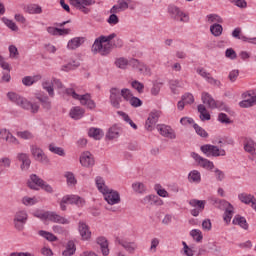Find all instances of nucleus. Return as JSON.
I'll return each mask as SVG.
<instances>
[{
	"mask_svg": "<svg viewBox=\"0 0 256 256\" xmlns=\"http://www.w3.org/2000/svg\"><path fill=\"white\" fill-rule=\"evenodd\" d=\"M41 79H42L41 74H37V75H34V76H25L22 79V83L26 87H31V85H35V83H38V81H41Z\"/></svg>",
	"mask_w": 256,
	"mask_h": 256,
	"instance_id": "31",
	"label": "nucleus"
},
{
	"mask_svg": "<svg viewBox=\"0 0 256 256\" xmlns=\"http://www.w3.org/2000/svg\"><path fill=\"white\" fill-rule=\"evenodd\" d=\"M190 236L192 239H194V241H196V243H201V241H203V232H201L199 229L191 230Z\"/></svg>",
	"mask_w": 256,
	"mask_h": 256,
	"instance_id": "51",
	"label": "nucleus"
},
{
	"mask_svg": "<svg viewBox=\"0 0 256 256\" xmlns=\"http://www.w3.org/2000/svg\"><path fill=\"white\" fill-rule=\"evenodd\" d=\"M61 211H67V205H71L70 195H65L58 201Z\"/></svg>",
	"mask_w": 256,
	"mask_h": 256,
	"instance_id": "50",
	"label": "nucleus"
},
{
	"mask_svg": "<svg viewBox=\"0 0 256 256\" xmlns=\"http://www.w3.org/2000/svg\"><path fill=\"white\" fill-rule=\"evenodd\" d=\"M130 67L139 71L141 75H151V68L137 59H130Z\"/></svg>",
	"mask_w": 256,
	"mask_h": 256,
	"instance_id": "22",
	"label": "nucleus"
},
{
	"mask_svg": "<svg viewBox=\"0 0 256 256\" xmlns=\"http://www.w3.org/2000/svg\"><path fill=\"white\" fill-rule=\"evenodd\" d=\"M24 11L29 15H41L43 8L39 4H28L24 7Z\"/></svg>",
	"mask_w": 256,
	"mask_h": 256,
	"instance_id": "30",
	"label": "nucleus"
},
{
	"mask_svg": "<svg viewBox=\"0 0 256 256\" xmlns=\"http://www.w3.org/2000/svg\"><path fill=\"white\" fill-rule=\"evenodd\" d=\"M161 87H163V83L155 82L150 90L151 95L157 97V95H159V93L161 92Z\"/></svg>",
	"mask_w": 256,
	"mask_h": 256,
	"instance_id": "62",
	"label": "nucleus"
},
{
	"mask_svg": "<svg viewBox=\"0 0 256 256\" xmlns=\"http://www.w3.org/2000/svg\"><path fill=\"white\" fill-rule=\"evenodd\" d=\"M78 231L82 241H89L91 239V229L87 223L80 221L78 224Z\"/></svg>",
	"mask_w": 256,
	"mask_h": 256,
	"instance_id": "24",
	"label": "nucleus"
},
{
	"mask_svg": "<svg viewBox=\"0 0 256 256\" xmlns=\"http://www.w3.org/2000/svg\"><path fill=\"white\" fill-rule=\"evenodd\" d=\"M115 65L116 67H118V69H127V67L131 65V60H127V58L120 57L116 59Z\"/></svg>",
	"mask_w": 256,
	"mask_h": 256,
	"instance_id": "46",
	"label": "nucleus"
},
{
	"mask_svg": "<svg viewBox=\"0 0 256 256\" xmlns=\"http://www.w3.org/2000/svg\"><path fill=\"white\" fill-rule=\"evenodd\" d=\"M30 153L35 161H38L39 163H44L45 165L49 163V157H47L43 149H41L39 146L31 145Z\"/></svg>",
	"mask_w": 256,
	"mask_h": 256,
	"instance_id": "12",
	"label": "nucleus"
},
{
	"mask_svg": "<svg viewBox=\"0 0 256 256\" xmlns=\"http://www.w3.org/2000/svg\"><path fill=\"white\" fill-rule=\"evenodd\" d=\"M64 177L66 179V184L68 187H75L77 185V177H75V174L71 171H66L64 173Z\"/></svg>",
	"mask_w": 256,
	"mask_h": 256,
	"instance_id": "38",
	"label": "nucleus"
},
{
	"mask_svg": "<svg viewBox=\"0 0 256 256\" xmlns=\"http://www.w3.org/2000/svg\"><path fill=\"white\" fill-rule=\"evenodd\" d=\"M206 19L208 23H213V25L215 24L219 25V23H223L222 17L219 16L218 14H208L206 16Z\"/></svg>",
	"mask_w": 256,
	"mask_h": 256,
	"instance_id": "49",
	"label": "nucleus"
},
{
	"mask_svg": "<svg viewBox=\"0 0 256 256\" xmlns=\"http://www.w3.org/2000/svg\"><path fill=\"white\" fill-rule=\"evenodd\" d=\"M198 113H200L201 121L211 120V114H209V111H207V108L205 107V105L203 104L198 105Z\"/></svg>",
	"mask_w": 256,
	"mask_h": 256,
	"instance_id": "40",
	"label": "nucleus"
},
{
	"mask_svg": "<svg viewBox=\"0 0 256 256\" xmlns=\"http://www.w3.org/2000/svg\"><path fill=\"white\" fill-rule=\"evenodd\" d=\"M233 225H238L242 229H249V224L247 223V219L241 215H236L232 220Z\"/></svg>",
	"mask_w": 256,
	"mask_h": 256,
	"instance_id": "36",
	"label": "nucleus"
},
{
	"mask_svg": "<svg viewBox=\"0 0 256 256\" xmlns=\"http://www.w3.org/2000/svg\"><path fill=\"white\" fill-rule=\"evenodd\" d=\"M120 130L118 127L113 126L108 130L106 137L108 139H117L119 137Z\"/></svg>",
	"mask_w": 256,
	"mask_h": 256,
	"instance_id": "56",
	"label": "nucleus"
},
{
	"mask_svg": "<svg viewBox=\"0 0 256 256\" xmlns=\"http://www.w3.org/2000/svg\"><path fill=\"white\" fill-rule=\"evenodd\" d=\"M202 103L208 107V109H225L223 102L215 101L213 96L208 92H202Z\"/></svg>",
	"mask_w": 256,
	"mask_h": 256,
	"instance_id": "10",
	"label": "nucleus"
},
{
	"mask_svg": "<svg viewBox=\"0 0 256 256\" xmlns=\"http://www.w3.org/2000/svg\"><path fill=\"white\" fill-rule=\"evenodd\" d=\"M36 99H38V101H40V103H42V106L44 107V109H51V100H49V96H36Z\"/></svg>",
	"mask_w": 256,
	"mask_h": 256,
	"instance_id": "58",
	"label": "nucleus"
},
{
	"mask_svg": "<svg viewBox=\"0 0 256 256\" xmlns=\"http://www.w3.org/2000/svg\"><path fill=\"white\" fill-rule=\"evenodd\" d=\"M243 101L239 103V106L247 109L249 107H253V105H256V92L253 90H250L242 95Z\"/></svg>",
	"mask_w": 256,
	"mask_h": 256,
	"instance_id": "14",
	"label": "nucleus"
},
{
	"mask_svg": "<svg viewBox=\"0 0 256 256\" xmlns=\"http://www.w3.org/2000/svg\"><path fill=\"white\" fill-rule=\"evenodd\" d=\"M66 95L69 97H72V99H75V101H79L80 105H83L84 107H87V109L93 110L97 107V104L91 97V94H78L73 89H66L65 90Z\"/></svg>",
	"mask_w": 256,
	"mask_h": 256,
	"instance_id": "3",
	"label": "nucleus"
},
{
	"mask_svg": "<svg viewBox=\"0 0 256 256\" xmlns=\"http://www.w3.org/2000/svg\"><path fill=\"white\" fill-rule=\"evenodd\" d=\"M17 159L20 161V163H22L20 166L22 171H27V169L31 167V159L29 158V154L19 153L17 154Z\"/></svg>",
	"mask_w": 256,
	"mask_h": 256,
	"instance_id": "28",
	"label": "nucleus"
},
{
	"mask_svg": "<svg viewBox=\"0 0 256 256\" xmlns=\"http://www.w3.org/2000/svg\"><path fill=\"white\" fill-rule=\"evenodd\" d=\"M29 219V214L25 210L17 211L14 215L13 223L17 231H23L25 229V223Z\"/></svg>",
	"mask_w": 256,
	"mask_h": 256,
	"instance_id": "9",
	"label": "nucleus"
},
{
	"mask_svg": "<svg viewBox=\"0 0 256 256\" xmlns=\"http://www.w3.org/2000/svg\"><path fill=\"white\" fill-rule=\"evenodd\" d=\"M79 161L80 165L86 169H90L95 165V157L89 151L82 152Z\"/></svg>",
	"mask_w": 256,
	"mask_h": 256,
	"instance_id": "17",
	"label": "nucleus"
},
{
	"mask_svg": "<svg viewBox=\"0 0 256 256\" xmlns=\"http://www.w3.org/2000/svg\"><path fill=\"white\" fill-rule=\"evenodd\" d=\"M49 152L54 153V155H59V157H65V149L56 146L55 144H50L48 146Z\"/></svg>",
	"mask_w": 256,
	"mask_h": 256,
	"instance_id": "44",
	"label": "nucleus"
},
{
	"mask_svg": "<svg viewBox=\"0 0 256 256\" xmlns=\"http://www.w3.org/2000/svg\"><path fill=\"white\" fill-rule=\"evenodd\" d=\"M88 135L96 141H99V139L103 138V131L99 128H90Z\"/></svg>",
	"mask_w": 256,
	"mask_h": 256,
	"instance_id": "47",
	"label": "nucleus"
},
{
	"mask_svg": "<svg viewBox=\"0 0 256 256\" xmlns=\"http://www.w3.org/2000/svg\"><path fill=\"white\" fill-rule=\"evenodd\" d=\"M182 10L179 9V7L175 5H170L168 6V13L174 19L175 21L179 17V14L181 13Z\"/></svg>",
	"mask_w": 256,
	"mask_h": 256,
	"instance_id": "52",
	"label": "nucleus"
},
{
	"mask_svg": "<svg viewBox=\"0 0 256 256\" xmlns=\"http://www.w3.org/2000/svg\"><path fill=\"white\" fill-rule=\"evenodd\" d=\"M113 39H115V34L100 36L94 41L92 45V51L94 53H99L100 55H109L113 47V45L111 44V41H113Z\"/></svg>",
	"mask_w": 256,
	"mask_h": 256,
	"instance_id": "2",
	"label": "nucleus"
},
{
	"mask_svg": "<svg viewBox=\"0 0 256 256\" xmlns=\"http://www.w3.org/2000/svg\"><path fill=\"white\" fill-rule=\"evenodd\" d=\"M116 241L121 245V247H123V249H125V251H127V253H130L131 255L139 249V244L135 241H129L123 238H116Z\"/></svg>",
	"mask_w": 256,
	"mask_h": 256,
	"instance_id": "16",
	"label": "nucleus"
},
{
	"mask_svg": "<svg viewBox=\"0 0 256 256\" xmlns=\"http://www.w3.org/2000/svg\"><path fill=\"white\" fill-rule=\"evenodd\" d=\"M205 203V200H190L189 205L191 207H194V209L191 210V215H193V217H199V213H201L205 209Z\"/></svg>",
	"mask_w": 256,
	"mask_h": 256,
	"instance_id": "21",
	"label": "nucleus"
},
{
	"mask_svg": "<svg viewBox=\"0 0 256 256\" xmlns=\"http://www.w3.org/2000/svg\"><path fill=\"white\" fill-rule=\"evenodd\" d=\"M81 64L79 63V61L74 60L66 65L62 66V71H73V69H77V67H79Z\"/></svg>",
	"mask_w": 256,
	"mask_h": 256,
	"instance_id": "60",
	"label": "nucleus"
},
{
	"mask_svg": "<svg viewBox=\"0 0 256 256\" xmlns=\"http://www.w3.org/2000/svg\"><path fill=\"white\" fill-rule=\"evenodd\" d=\"M200 151H202L206 157H225V155H227L225 149H219V147L211 144L201 146Z\"/></svg>",
	"mask_w": 256,
	"mask_h": 256,
	"instance_id": "7",
	"label": "nucleus"
},
{
	"mask_svg": "<svg viewBox=\"0 0 256 256\" xmlns=\"http://www.w3.org/2000/svg\"><path fill=\"white\" fill-rule=\"evenodd\" d=\"M108 205H117L121 203V196L119 192L109 188L108 191L102 194Z\"/></svg>",
	"mask_w": 256,
	"mask_h": 256,
	"instance_id": "15",
	"label": "nucleus"
},
{
	"mask_svg": "<svg viewBox=\"0 0 256 256\" xmlns=\"http://www.w3.org/2000/svg\"><path fill=\"white\" fill-rule=\"evenodd\" d=\"M46 31L47 33H49V35H54V36L69 35V33H71L70 29H60V28H55L53 26L47 27Z\"/></svg>",
	"mask_w": 256,
	"mask_h": 256,
	"instance_id": "33",
	"label": "nucleus"
},
{
	"mask_svg": "<svg viewBox=\"0 0 256 256\" xmlns=\"http://www.w3.org/2000/svg\"><path fill=\"white\" fill-rule=\"evenodd\" d=\"M239 70L238 69H234L231 70L228 74V79L230 81V83H235V81H237V79H239Z\"/></svg>",
	"mask_w": 256,
	"mask_h": 256,
	"instance_id": "63",
	"label": "nucleus"
},
{
	"mask_svg": "<svg viewBox=\"0 0 256 256\" xmlns=\"http://www.w3.org/2000/svg\"><path fill=\"white\" fill-rule=\"evenodd\" d=\"M238 199L241 203H244V205H251L252 209L255 208L256 199L254 195L247 192H242L238 194Z\"/></svg>",
	"mask_w": 256,
	"mask_h": 256,
	"instance_id": "25",
	"label": "nucleus"
},
{
	"mask_svg": "<svg viewBox=\"0 0 256 256\" xmlns=\"http://www.w3.org/2000/svg\"><path fill=\"white\" fill-rule=\"evenodd\" d=\"M83 43H85V38L75 37L68 42L67 47L68 49L75 50V49H79V47H81Z\"/></svg>",
	"mask_w": 256,
	"mask_h": 256,
	"instance_id": "34",
	"label": "nucleus"
},
{
	"mask_svg": "<svg viewBox=\"0 0 256 256\" xmlns=\"http://www.w3.org/2000/svg\"><path fill=\"white\" fill-rule=\"evenodd\" d=\"M97 243L100 245V249L102 251V255L107 256L109 255V242L105 237H98Z\"/></svg>",
	"mask_w": 256,
	"mask_h": 256,
	"instance_id": "35",
	"label": "nucleus"
},
{
	"mask_svg": "<svg viewBox=\"0 0 256 256\" xmlns=\"http://www.w3.org/2000/svg\"><path fill=\"white\" fill-rule=\"evenodd\" d=\"M190 183H201V172L198 170H192L188 175Z\"/></svg>",
	"mask_w": 256,
	"mask_h": 256,
	"instance_id": "45",
	"label": "nucleus"
},
{
	"mask_svg": "<svg viewBox=\"0 0 256 256\" xmlns=\"http://www.w3.org/2000/svg\"><path fill=\"white\" fill-rule=\"evenodd\" d=\"M17 137H19L20 139H33V133H31L30 131L26 130V131H18L16 133Z\"/></svg>",
	"mask_w": 256,
	"mask_h": 256,
	"instance_id": "64",
	"label": "nucleus"
},
{
	"mask_svg": "<svg viewBox=\"0 0 256 256\" xmlns=\"http://www.w3.org/2000/svg\"><path fill=\"white\" fill-rule=\"evenodd\" d=\"M196 72L198 73V75H200V77H203V79H205L210 85H213L214 87H221V81L213 78V76H211V74L207 72V70H205L204 68H198Z\"/></svg>",
	"mask_w": 256,
	"mask_h": 256,
	"instance_id": "20",
	"label": "nucleus"
},
{
	"mask_svg": "<svg viewBox=\"0 0 256 256\" xmlns=\"http://www.w3.org/2000/svg\"><path fill=\"white\" fill-rule=\"evenodd\" d=\"M95 185H96L98 191L100 193H102V195L104 193H107V191H109V189H110V188L107 187V184L105 183V179L101 176H97L95 178Z\"/></svg>",
	"mask_w": 256,
	"mask_h": 256,
	"instance_id": "32",
	"label": "nucleus"
},
{
	"mask_svg": "<svg viewBox=\"0 0 256 256\" xmlns=\"http://www.w3.org/2000/svg\"><path fill=\"white\" fill-rule=\"evenodd\" d=\"M154 191H156L159 197H163V198L169 197V192H167V190H165V188H163L161 184H155Z\"/></svg>",
	"mask_w": 256,
	"mask_h": 256,
	"instance_id": "53",
	"label": "nucleus"
},
{
	"mask_svg": "<svg viewBox=\"0 0 256 256\" xmlns=\"http://www.w3.org/2000/svg\"><path fill=\"white\" fill-rule=\"evenodd\" d=\"M70 5L84 15H89L92 5H95V0H70Z\"/></svg>",
	"mask_w": 256,
	"mask_h": 256,
	"instance_id": "8",
	"label": "nucleus"
},
{
	"mask_svg": "<svg viewBox=\"0 0 256 256\" xmlns=\"http://www.w3.org/2000/svg\"><path fill=\"white\" fill-rule=\"evenodd\" d=\"M141 203H143V205H156L157 207L164 205L163 199L159 198V196L155 194L146 195L142 198Z\"/></svg>",
	"mask_w": 256,
	"mask_h": 256,
	"instance_id": "23",
	"label": "nucleus"
},
{
	"mask_svg": "<svg viewBox=\"0 0 256 256\" xmlns=\"http://www.w3.org/2000/svg\"><path fill=\"white\" fill-rule=\"evenodd\" d=\"M109 101H110V105H112L114 107V109H121V103L123 102V96L121 95V89L111 88Z\"/></svg>",
	"mask_w": 256,
	"mask_h": 256,
	"instance_id": "13",
	"label": "nucleus"
},
{
	"mask_svg": "<svg viewBox=\"0 0 256 256\" xmlns=\"http://www.w3.org/2000/svg\"><path fill=\"white\" fill-rule=\"evenodd\" d=\"M214 203H219V207L225 210L223 217L225 223H231V219H233V215L235 214V207H233V204L229 203L227 200H219L217 198L214 199Z\"/></svg>",
	"mask_w": 256,
	"mask_h": 256,
	"instance_id": "6",
	"label": "nucleus"
},
{
	"mask_svg": "<svg viewBox=\"0 0 256 256\" xmlns=\"http://www.w3.org/2000/svg\"><path fill=\"white\" fill-rule=\"evenodd\" d=\"M191 157L199 167H202V169H206V171H213V169H215V164L209 159L204 158L195 152L191 153Z\"/></svg>",
	"mask_w": 256,
	"mask_h": 256,
	"instance_id": "11",
	"label": "nucleus"
},
{
	"mask_svg": "<svg viewBox=\"0 0 256 256\" xmlns=\"http://www.w3.org/2000/svg\"><path fill=\"white\" fill-rule=\"evenodd\" d=\"M28 187L30 189H34L35 191H39V189H43L46 193H53V187L47 184V182L43 181V179L39 178V176L32 174L30 179L28 180Z\"/></svg>",
	"mask_w": 256,
	"mask_h": 256,
	"instance_id": "5",
	"label": "nucleus"
},
{
	"mask_svg": "<svg viewBox=\"0 0 256 256\" xmlns=\"http://www.w3.org/2000/svg\"><path fill=\"white\" fill-rule=\"evenodd\" d=\"M210 33H212L214 37H221V35H223V26L221 24H212L210 26Z\"/></svg>",
	"mask_w": 256,
	"mask_h": 256,
	"instance_id": "48",
	"label": "nucleus"
},
{
	"mask_svg": "<svg viewBox=\"0 0 256 256\" xmlns=\"http://www.w3.org/2000/svg\"><path fill=\"white\" fill-rule=\"evenodd\" d=\"M2 22L11 29V31H19V27L17 26V24H15V22H13V20H10L6 17L2 18Z\"/></svg>",
	"mask_w": 256,
	"mask_h": 256,
	"instance_id": "61",
	"label": "nucleus"
},
{
	"mask_svg": "<svg viewBox=\"0 0 256 256\" xmlns=\"http://www.w3.org/2000/svg\"><path fill=\"white\" fill-rule=\"evenodd\" d=\"M244 151H246V153H250V155L255 153L256 143L253 141V139L248 138L244 141Z\"/></svg>",
	"mask_w": 256,
	"mask_h": 256,
	"instance_id": "39",
	"label": "nucleus"
},
{
	"mask_svg": "<svg viewBox=\"0 0 256 256\" xmlns=\"http://www.w3.org/2000/svg\"><path fill=\"white\" fill-rule=\"evenodd\" d=\"M132 189L138 195H145L147 193V186L143 182L132 183Z\"/></svg>",
	"mask_w": 256,
	"mask_h": 256,
	"instance_id": "37",
	"label": "nucleus"
},
{
	"mask_svg": "<svg viewBox=\"0 0 256 256\" xmlns=\"http://www.w3.org/2000/svg\"><path fill=\"white\" fill-rule=\"evenodd\" d=\"M1 137L5 138V141L10 145H19V140L7 129L6 132L2 133Z\"/></svg>",
	"mask_w": 256,
	"mask_h": 256,
	"instance_id": "42",
	"label": "nucleus"
},
{
	"mask_svg": "<svg viewBox=\"0 0 256 256\" xmlns=\"http://www.w3.org/2000/svg\"><path fill=\"white\" fill-rule=\"evenodd\" d=\"M117 113L119 117H122L123 121H125L130 125V127H133L135 130H137V124H135L133 120H131V118L129 117V115H127V113L123 111H118Z\"/></svg>",
	"mask_w": 256,
	"mask_h": 256,
	"instance_id": "54",
	"label": "nucleus"
},
{
	"mask_svg": "<svg viewBox=\"0 0 256 256\" xmlns=\"http://www.w3.org/2000/svg\"><path fill=\"white\" fill-rule=\"evenodd\" d=\"M38 235H40V237H43L47 241H57V237L55 235H53V233H50L45 230H40L38 232Z\"/></svg>",
	"mask_w": 256,
	"mask_h": 256,
	"instance_id": "57",
	"label": "nucleus"
},
{
	"mask_svg": "<svg viewBox=\"0 0 256 256\" xmlns=\"http://www.w3.org/2000/svg\"><path fill=\"white\" fill-rule=\"evenodd\" d=\"M33 215L37 217V219H41V221H51L52 223H60V225H69V223H71L69 219L52 211H36Z\"/></svg>",
	"mask_w": 256,
	"mask_h": 256,
	"instance_id": "4",
	"label": "nucleus"
},
{
	"mask_svg": "<svg viewBox=\"0 0 256 256\" xmlns=\"http://www.w3.org/2000/svg\"><path fill=\"white\" fill-rule=\"evenodd\" d=\"M120 91H121L122 99H124V101H127V103H129L131 98L134 97L133 92L129 90V88H123Z\"/></svg>",
	"mask_w": 256,
	"mask_h": 256,
	"instance_id": "59",
	"label": "nucleus"
},
{
	"mask_svg": "<svg viewBox=\"0 0 256 256\" xmlns=\"http://www.w3.org/2000/svg\"><path fill=\"white\" fill-rule=\"evenodd\" d=\"M156 129L162 137H166L167 139H177V134H175V130H173L171 126L158 124Z\"/></svg>",
	"mask_w": 256,
	"mask_h": 256,
	"instance_id": "18",
	"label": "nucleus"
},
{
	"mask_svg": "<svg viewBox=\"0 0 256 256\" xmlns=\"http://www.w3.org/2000/svg\"><path fill=\"white\" fill-rule=\"evenodd\" d=\"M54 82L52 79H46L42 82V89H44L45 92L48 93L49 97H55V88H54Z\"/></svg>",
	"mask_w": 256,
	"mask_h": 256,
	"instance_id": "29",
	"label": "nucleus"
},
{
	"mask_svg": "<svg viewBox=\"0 0 256 256\" xmlns=\"http://www.w3.org/2000/svg\"><path fill=\"white\" fill-rule=\"evenodd\" d=\"M159 117H161V112L157 110L150 112L145 123V129H147V131H153V127H155V124L159 121Z\"/></svg>",
	"mask_w": 256,
	"mask_h": 256,
	"instance_id": "19",
	"label": "nucleus"
},
{
	"mask_svg": "<svg viewBox=\"0 0 256 256\" xmlns=\"http://www.w3.org/2000/svg\"><path fill=\"white\" fill-rule=\"evenodd\" d=\"M6 97L10 103H14V105H17V107H20L25 111H30V113H39L40 106L37 102H31L14 91L8 92Z\"/></svg>",
	"mask_w": 256,
	"mask_h": 256,
	"instance_id": "1",
	"label": "nucleus"
},
{
	"mask_svg": "<svg viewBox=\"0 0 256 256\" xmlns=\"http://www.w3.org/2000/svg\"><path fill=\"white\" fill-rule=\"evenodd\" d=\"M39 201V198L37 197H29V196H24L22 198V203L23 205H25L26 207H29L31 205H37V202Z\"/></svg>",
	"mask_w": 256,
	"mask_h": 256,
	"instance_id": "55",
	"label": "nucleus"
},
{
	"mask_svg": "<svg viewBox=\"0 0 256 256\" xmlns=\"http://www.w3.org/2000/svg\"><path fill=\"white\" fill-rule=\"evenodd\" d=\"M77 251V247L75 246V242L69 241L66 244L65 250L62 252L63 256H72L75 255V252Z\"/></svg>",
	"mask_w": 256,
	"mask_h": 256,
	"instance_id": "41",
	"label": "nucleus"
},
{
	"mask_svg": "<svg viewBox=\"0 0 256 256\" xmlns=\"http://www.w3.org/2000/svg\"><path fill=\"white\" fill-rule=\"evenodd\" d=\"M84 115H85V109H83L80 106H74L69 111V117H71V119H74L75 121H79V119H83Z\"/></svg>",
	"mask_w": 256,
	"mask_h": 256,
	"instance_id": "27",
	"label": "nucleus"
},
{
	"mask_svg": "<svg viewBox=\"0 0 256 256\" xmlns=\"http://www.w3.org/2000/svg\"><path fill=\"white\" fill-rule=\"evenodd\" d=\"M70 205H76L77 207H84L85 200L83 197L75 194H70Z\"/></svg>",
	"mask_w": 256,
	"mask_h": 256,
	"instance_id": "43",
	"label": "nucleus"
},
{
	"mask_svg": "<svg viewBox=\"0 0 256 256\" xmlns=\"http://www.w3.org/2000/svg\"><path fill=\"white\" fill-rule=\"evenodd\" d=\"M232 37L234 39H240V41H244V43H251L252 45H256V37L250 38L245 35H241V28H235L232 32Z\"/></svg>",
	"mask_w": 256,
	"mask_h": 256,
	"instance_id": "26",
	"label": "nucleus"
}]
</instances>
